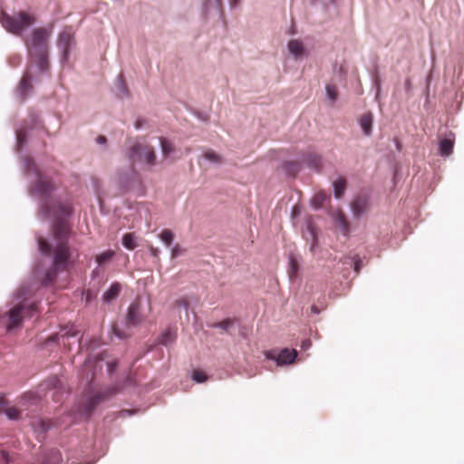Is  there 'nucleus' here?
<instances>
[{"label": "nucleus", "instance_id": "obj_14", "mask_svg": "<svg viewBox=\"0 0 464 464\" xmlns=\"http://www.w3.org/2000/svg\"><path fill=\"white\" fill-rule=\"evenodd\" d=\"M160 145L161 148L162 157L164 159L169 158L175 150L174 145L164 137H160Z\"/></svg>", "mask_w": 464, "mask_h": 464}, {"label": "nucleus", "instance_id": "obj_36", "mask_svg": "<svg viewBox=\"0 0 464 464\" xmlns=\"http://www.w3.org/2000/svg\"><path fill=\"white\" fill-rule=\"evenodd\" d=\"M97 140V142H98L99 144H104V143H106V138H105L104 136H102V135H100V136L97 138V140Z\"/></svg>", "mask_w": 464, "mask_h": 464}, {"label": "nucleus", "instance_id": "obj_17", "mask_svg": "<svg viewBox=\"0 0 464 464\" xmlns=\"http://www.w3.org/2000/svg\"><path fill=\"white\" fill-rule=\"evenodd\" d=\"M334 190L336 198H341L346 189V180L343 178H339L334 181Z\"/></svg>", "mask_w": 464, "mask_h": 464}, {"label": "nucleus", "instance_id": "obj_6", "mask_svg": "<svg viewBox=\"0 0 464 464\" xmlns=\"http://www.w3.org/2000/svg\"><path fill=\"white\" fill-rule=\"evenodd\" d=\"M57 45L58 48L62 51L63 62H67L69 59L70 51L75 45L73 34L68 30L63 31L59 34Z\"/></svg>", "mask_w": 464, "mask_h": 464}, {"label": "nucleus", "instance_id": "obj_28", "mask_svg": "<svg viewBox=\"0 0 464 464\" xmlns=\"http://www.w3.org/2000/svg\"><path fill=\"white\" fill-rule=\"evenodd\" d=\"M193 380L197 382H204L208 380V376L203 371L196 370L193 372Z\"/></svg>", "mask_w": 464, "mask_h": 464}, {"label": "nucleus", "instance_id": "obj_27", "mask_svg": "<svg viewBox=\"0 0 464 464\" xmlns=\"http://www.w3.org/2000/svg\"><path fill=\"white\" fill-rule=\"evenodd\" d=\"M298 267L299 266L297 261L294 258V256H291L289 260V275L291 277L297 274Z\"/></svg>", "mask_w": 464, "mask_h": 464}, {"label": "nucleus", "instance_id": "obj_8", "mask_svg": "<svg viewBox=\"0 0 464 464\" xmlns=\"http://www.w3.org/2000/svg\"><path fill=\"white\" fill-rule=\"evenodd\" d=\"M143 321V317L140 314V302H133L128 308L126 314V323L129 326H137Z\"/></svg>", "mask_w": 464, "mask_h": 464}, {"label": "nucleus", "instance_id": "obj_2", "mask_svg": "<svg viewBox=\"0 0 464 464\" xmlns=\"http://www.w3.org/2000/svg\"><path fill=\"white\" fill-rule=\"evenodd\" d=\"M52 33L53 26L36 27L24 39L28 53V64L17 89L22 100L32 90V82L40 80L49 70V39Z\"/></svg>", "mask_w": 464, "mask_h": 464}, {"label": "nucleus", "instance_id": "obj_10", "mask_svg": "<svg viewBox=\"0 0 464 464\" xmlns=\"http://www.w3.org/2000/svg\"><path fill=\"white\" fill-rule=\"evenodd\" d=\"M372 122L373 116L372 112H366L359 119L360 126L366 136H369L372 133Z\"/></svg>", "mask_w": 464, "mask_h": 464}, {"label": "nucleus", "instance_id": "obj_15", "mask_svg": "<svg viewBox=\"0 0 464 464\" xmlns=\"http://www.w3.org/2000/svg\"><path fill=\"white\" fill-rule=\"evenodd\" d=\"M454 140L450 138L442 139L440 141V151L442 156H449L453 151Z\"/></svg>", "mask_w": 464, "mask_h": 464}, {"label": "nucleus", "instance_id": "obj_35", "mask_svg": "<svg viewBox=\"0 0 464 464\" xmlns=\"http://www.w3.org/2000/svg\"><path fill=\"white\" fill-rule=\"evenodd\" d=\"M117 367V362H112L108 364L109 372H111Z\"/></svg>", "mask_w": 464, "mask_h": 464}, {"label": "nucleus", "instance_id": "obj_9", "mask_svg": "<svg viewBox=\"0 0 464 464\" xmlns=\"http://www.w3.org/2000/svg\"><path fill=\"white\" fill-rule=\"evenodd\" d=\"M351 208L354 217H362L369 209L368 198L362 196L355 198L351 203Z\"/></svg>", "mask_w": 464, "mask_h": 464}, {"label": "nucleus", "instance_id": "obj_41", "mask_svg": "<svg viewBox=\"0 0 464 464\" xmlns=\"http://www.w3.org/2000/svg\"><path fill=\"white\" fill-rule=\"evenodd\" d=\"M314 244H313V245L311 246L310 250H311V251H314Z\"/></svg>", "mask_w": 464, "mask_h": 464}, {"label": "nucleus", "instance_id": "obj_3", "mask_svg": "<svg viewBox=\"0 0 464 464\" xmlns=\"http://www.w3.org/2000/svg\"><path fill=\"white\" fill-rule=\"evenodd\" d=\"M0 21L6 31L15 35H22L24 31L35 24L36 17L33 13L22 10L14 15L3 13Z\"/></svg>", "mask_w": 464, "mask_h": 464}, {"label": "nucleus", "instance_id": "obj_32", "mask_svg": "<svg viewBox=\"0 0 464 464\" xmlns=\"http://www.w3.org/2000/svg\"><path fill=\"white\" fill-rule=\"evenodd\" d=\"M112 331H113V334L121 339L126 337V334H124L121 331H120L117 326H113Z\"/></svg>", "mask_w": 464, "mask_h": 464}, {"label": "nucleus", "instance_id": "obj_4", "mask_svg": "<svg viewBox=\"0 0 464 464\" xmlns=\"http://www.w3.org/2000/svg\"><path fill=\"white\" fill-rule=\"evenodd\" d=\"M128 157L131 164H144L148 169H151L157 164V155L153 146L147 142H135L128 151Z\"/></svg>", "mask_w": 464, "mask_h": 464}, {"label": "nucleus", "instance_id": "obj_38", "mask_svg": "<svg viewBox=\"0 0 464 464\" xmlns=\"http://www.w3.org/2000/svg\"><path fill=\"white\" fill-rule=\"evenodd\" d=\"M96 403H98V401H96V399H92V400H91V401H90V402H89V409H90V410H91V409H92V408L95 406V404H96Z\"/></svg>", "mask_w": 464, "mask_h": 464}, {"label": "nucleus", "instance_id": "obj_20", "mask_svg": "<svg viewBox=\"0 0 464 464\" xmlns=\"http://www.w3.org/2000/svg\"><path fill=\"white\" fill-rule=\"evenodd\" d=\"M122 245L129 250H133L137 245L134 235L131 233L125 234L122 237Z\"/></svg>", "mask_w": 464, "mask_h": 464}, {"label": "nucleus", "instance_id": "obj_37", "mask_svg": "<svg viewBox=\"0 0 464 464\" xmlns=\"http://www.w3.org/2000/svg\"><path fill=\"white\" fill-rule=\"evenodd\" d=\"M119 82L121 83V85H122V90L123 92H125V86H124V82H123V76L122 74H120L119 75V79H118Z\"/></svg>", "mask_w": 464, "mask_h": 464}, {"label": "nucleus", "instance_id": "obj_13", "mask_svg": "<svg viewBox=\"0 0 464 464\" xmlns=\"http://www.w3.org/2000/svg\"><path fill=\"white\" fill-rule=\"evenodd\" d=\"M121 289V286L119 283L115 282L111 284L110 288L103 294V300L106 302H111V300L115 299L119 295Z\"/></svg>", "mask_w": 464, "mask_h": 464}, {"label": "nucleus", "instance_id": "obj_39", "mask_svg": "<svg viewBox=\"0 0 464 464\" xmlns=\"http://www.w3.org/2000/svg\"><path fill=\"white\" fill-rule=\"evenodd\" d=\"M308 228H309V230H310V232H311V235H312V237H313L314 240L315 241V235H314V232L313 228H312V226H311V225H309V226H308Z\"/></svg>", "mask_w": 464, "mask_h": 464}, {"label": "nucleus", "instance_id": "obj_21", "mask_svg": "<svg viewBox=\"0 0 464 464\" xmlns=\"http://www.w3.org/2000/svg\"><path fill=\"white\" fill-rule=\"evenodd\" d=\"M203 157L207 160H209L214 163H221L222 162V157L212 150H208L205 151V153L203 154Z\"/></svg>", "mask_w": 464, "mask_h": 464}, {"label": "nucleus", "instance_id": "obj_24", "mask_svg": "<svg viewBox=\"0 0 464 464\" xmlns=\"http://www.w3.org/2000/svg\"><path fill=\"white\" fill-rule=\"evenodd\" d=\"M325 91H326V94H327L328 98L333 102L337 100V98H338V91H337V87L335 85H333V84L326 85Z\"/></svg>", "mask_w": 464, "mask_h": 464}, {"label": "nucleus", "instance_id": "obj_26", "mask_svg": "<svg viewBox=\"0 0 464 464\" xmlns=\"http://www.w3.org/2000/svg\"><path fill=\"white\" fill-rule=\"evenodd\" d=\"M7 417L11 420H17L20 418L21 411L15 407H10L5 410Z\"/></svg>", "mask_w": 464, "mask_h": 464}, {"label": "nucleus", "instance_id": "obj_7", "mask_svg": "<svg viewBox=\"0 0 464 464\" xmlns=\"http://www.w3.org/2000/svg\"><path fill=\"white\" fill-rule=\"evenodd\" d=\"M297 356V352L295 349H283L279 353L276 351H268L266 353V357L269 360L276 361L277 365H285L294 362Z\"/></svg>", "mask_w": 464, "mask_h": 464}, {"label": "nucleus", "instance_id": "obj_22", "mask_svg": "<svg viewBox=\"0 0 464 464\" xmlns=\"http://www.w3.org/2000/svg\"><path fill=\"white\" fill-rule=\"evenodd\" d=\"M327 196L325 193L324 192H318L316 193L313 199H312V204L313 206L315 208H320L323 207L324 205V202L325 201Z\"/></svg>", "mask_w": 464, "mask_h": 464}, {"label": "nucleus", "instance_id": "obj_19", "mask_svg": "<svg viewBox=\"0 0 464 464\" xmlns=\"http://www.w3.org/2000/svg\"><path fill=\"white\" fill-rule=\"evenodd\" d=\"M176 332L172 329H167L160 338V343L163 345H169L174 343L176 340Z\"/></svg>", "mask_w": 464, "mask_h": 464}, {"label": "nucleus", "instance_id": "obj_16", "mask_svg": "<svg viewBox=\"0 0 464 464\" xmlns=\"http://www.w3.org/2000/svg\"><path fill=\"white\" fill-rule=\"evenodd\" d=\"M335 224L340 227L343 232L347 235L349 233V222L347 221L345 215L342 211H338L334 215Z\"/></svg>", "mask_w": 464, "mask_h": 464}, {"label": "nucleus", "instance_id": "obj_11", "mask_svg": "<svg viewBox=\"0 0 464 464\" xmlns=\"http://www.w3.org/2000/svg\"><path fill=\"white\" fill-rule=\"evenodd\" d=\"M52 425H53V423L50 420L42 419V418H37V419L34 420L32 422V426H33L34 430L39 433H44V432L47 431L52 427Z\"/></svg>", "mask_w": 464, "mask_h": 464}, {"label": "nucleus", "instance_id": "obj_40", "mask_svg": "<svg viewBox=\"0 0 464 464\" xmlns=\"http://www.w3.org/2000/svg\"><path fill=\"white\" fill-rule=\"evenodd\" d=\"M140 127V122H139V121H137V122H136V128H137V129H139Z\"/></svg>", "mask_w": 464, "mask_h": 464}, {"label": "nucleus", "instance_id": "obj_34", "mask_svg": "<svg viewBox=\"0 0 464 464\" xmlns=\"http://www.w3.org/2000/svg\"><path fill=\"white\" fill-rule=\"evenodd\" d=\"M361 260L359 258L354 260V271L358 274L361 268Z\"/></svg>", "mask_w": 464, "mask_h": 464}, {"label": "nucleus", "instance_id": "obj_23", "mask_svg": "<svg viewBox=\"0 0 464 464\" xmlns=\"http://www.w3.org/2000/svg\"><path fill=\"white\" fill-rule=\"evenodd\" d=\"M160 238L169 246L174 239V235L169 229H163L160 234Z\"/></svg>", "mask_w": 464, "mask_h": 464}, {"label": "nucleus", "instance_id": "obj_33", "mask_svg": "<svg viewBox=\"0 0 464 464\" xmlns=\"http://www.w3.org/2000/svg\"><path fill=\"white\" fill-rule=\"evenodd\" d=\"M150 252L152 256L158 258L159 257V249L154 247L153 246H150Z\"/></svg>", "mask_w": 464, "mask_h": 464}, {"label": "nucleus", "instance_id": "obj_29", "mask_svg": "<svg viewBox=\"0 0 464 464\" xmlns=\"http://www.w3.org/2000/svg\"><path fill=\"white\" fill-rule=\"evenodd\" d=\"M233 324V320L230 318H227L219 323L214 324L213 327L222 328L224 330H227L229 326Z\"/></svg>", "mask_w": 464, "mask_h": 464}, {"label": "nucleus", "instance_id": "obj_31", "mask_svg": "<svg viewBox=\"0 0 464 464\" xmlns=\"http://www.w3.org/2000/svg\"><path fill=\"white\" fill-rule=\"evenodd\" d=\"M180 251L179 245H176L171 250V258H176L180 254Z\"/></svg>", "mask_w": 464, "mask_h": 464}, {"label": "nucleus", "instance_id": "obj_5", "mask_svg": "<svg viewBox=\"0 0 464 464\" xmlns=\"http://www.w3.org/2000/svg\"><path fill=\"white\" fill-rule=\"evenodd\" d=\"M36 309L37 305L35 303H21L13 307L8 313L7 329L11 330L20 325L22 320L25 317H32Z\"/></svg>", "mask_w": 464, "mask_h": 464}, {"label": "nucleus", "instance_id": "obj_1", "mask_svg": "<svg viewBox=\"0 0 464 464\" xmlns=\"http://www.w3.org/2000/svg\"><path fill=\"white\" fill-rule=\"evenodd\" d=\"M56 188L51 179L41 174L37 175V180L32 188V192L44 200L41 212L44 216H53L56 218L53 228V243H49L41 237L37 239L40 251L53 256L52 266L46 271L42 281L44 285H53L58 274L67 270L72 256L68 243L70 228L68 224L61 218L72 214V206L69 200L49 198Z\"/></svg>", "mask_w": 464, "mask_h": 464}, {"label": "nucleus", "instance_id": "obj_18", "mask_svg": "<svg viewBox=\"0 0 464 464\" xmlns=\"http://www.w3.org/2000/svg\"><path fill=\"white\" fill-rule=\"evenodd\" d=\"M115 256V251L109 249L95 256V261L99 266H104L109 263Z\"/></svg>", "mask_w": 464, "mask_h": 464}, {"label": "nucleus", "instance_id": "obj_30", "mask_svg": "<svg viewBox=\"0 0 464 464\" xmlns=\"http://www.w3.org/2000/svg\"><path fill=\"white\" fill-rule=\"evenodd\" d=\"M18 146L22 147L26 140V133L24 130H19L16 133Z\"/></svg>", "mask_w": 464, "mask_h": 464}, {"label": "nucleus", "instance_id": "obj_25", "mask_svg": "<svg viewBox=\"0 0 464 464\" xmlns=\"http://www.w3.org/2000/svg\"><path fill=\"white\" fill-rule=\"evenodd\" d=\"M77 334V331L74 329L73 325L66 326L64 329H62L60 332V336L63 340L65 337H74Z\"/></svg>", "mask_w": 464, "mask_h": 464}, {"label": "nucleus", "instance_id": "obj_12", "mask_svg": "<svg viewBox=\"0 0 464 464\" xmlns=\"http://www.w3.org/2000/svg\"><path fill=\"white\" fill-rule=\"evenodd\" d=\"M288 50L296 58L302 56L304 53V47L303 43L299 40H291L288 43Z\"/></svg>", "mask_w": 464, "mask_h": 464}]
</instances>
